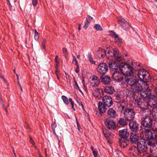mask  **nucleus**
<instances>
[{"label": "nucleus", "mask_w": 157, "mask_h": 157, "mask_svg": "<svg viewBox=\"0 0 157 157\" xmlns=\"http://www.w3.org/2000/svg\"><path fill=\"white\" fill-rule=\"evenodd\" d=\"M130 153L132 155L134 156L141 155V154L146 152L147 150V144L144 142H138L137 147L132 146L129 148Z\"/></svg>", "instance_id": "f257e3e1"}, {"label": "nucleus", "mask_w": 157, "mask_h": 157, "mask_svg": "<svg viewBox=\"0 0 157 157\" xmlns=\"http://www.w3.org/2000/svg\"><path fill=\"white\" fill-rule=\"evenodd\" d=\"M103 102L99 101L98 104V109L100 113L99 117L102 116L101 113L105 112L106 107H110L113 105V101L111 97L109 96H104L102 99Z\"/></svg>", "instance_id": "f03ea898"}, {"label": "nucleus", "mask_w": 157, "mask_h": 157, "mask_svg": "<svg viewBox=\"0 0 157 157\" xmlns=\"http://www.w3.org/2000/svg\"><path fill=\"white\" fill-rule=\"evenodd\" d=\"M119 69L121 72L125 76L124 79L126 82L127 78L132 79L134 78L133 76V67L125 63H121L119 66Z\"/></svg>", "instance_id": "7ed1b4c3"}, {"label": "nucleus", "mask_w": 157, "mask_h": 157, "mask_svg": "<svg viewBox=\"0 0 157 157\" xmlns=\"http://www.w3.org/2000/svg\"><path fill=\"white\" fill-rule=\"evenodd\" d=\"M126 83L129 85L131 88V89L133 92L139 93L143 91V89L141 84L138 82V80L136 79L135 77L132 79L127 78L126 80Z\"/></svg>", "instance_id": "20e7f679"}, {"label": "nucleus", "mask_w": 157, "mask_h": 157, "mask_svg": "<svg viewBox=\"0 0 157 157\" xmlns=\"http://www.w3.org/2000/svg\"><path fill=\"white\" fill-rule=\"evenodd\" d=\"M151 93L147 90L142 91L140 94L136 93L133 94V99L137 103V104L139 101L143 100V98H150Z\"/></svg>", "instance_id": "39448f33"}, {"label": "nucleus", "mask_w": 157, "mask_h": 157, "mask_svg": "<svg viewBox=\"0 0 157 157\" xmlns=\"http://www.w3.org/2000/svg\"><path fill=\"white\" fill-rule=\"evenodd\" d=\"M124 117L127 121H131L134 119L135 114L133 110L128 107L123 112Z\"/></svg>", "instance_id": "423d86ee"}, {"label": "nucleus", "mask_w": 157, "mask_h": 157, "mask_svg": "<svg viewBox=\"0 0 157 157\" xmlns=\"http://www.w3.org/2000/svg\"><path fill=\"white\" fill-rule=\"evenodd\" d=\"M137 75L140 81L144 80V82H147L149 80V77L150 75L148 71L144 69L139 71Z\"/></svg>", "instance_id": "0eeeda50"}, {"label": "nucleus", "mask_w": 157, "mask_h": 157, "mask_svg": "<svg viewBox=\"0 0 157 157\" xmlns=\"http://www.w3.org/2000/svg\"><path fill=\"white\" fill-rule=\"evenodd\" d=\"M108 70V65L104 63H100L97 68V71L98 73L101 75L105 74Z\"/></svg>", "instance_id": "6e6552de"}, {"label": "nucleus", "mask_w": 157, "mask_h": 157, "mask_svg": "<svg viewBox=\"0 0 157 157\" xmlns=\"http://www.w3.org/2000/svg\"><path fill=\"white\" fill-rule=\"evenodd\" d=\"M142 125L146 128H150L153 124V120L148 116L145 117L142 119Z\"/></svg>", "instance_id": "1a4fd4ad"}, {"label": "nucleus", "mask_w": 157, "mask_h": 157, "mask_svg": "<svg viewBox=\"0 0 157 157\" xmlns=\"http://www.w3.org/2000/svg\"><path fill=\"white\" fill-rule=\"evenodd\" d=\"M118 22L121 27L125 30H128L130 26L129 23L123 18H119Z\"/></svg>", "instance_id": "9d476101"}, {"label": "nucleus", "mask_w": 157, "mask_h": 157, "mask_svg": "<svg viewBox=\"0 0 157 157\" xmlns=\"http://www.w3.org/2000/svg\"><path fill=\"white\" fill-rule=\"evenodd\" d=\"M145 99L143 98V100L139 101L137 104L140 108L143 110L149 109V103L147 100H145Z\"/></svg>", "instance_id": "9b49d317"}, {"label": "nucleus", "mask_w": 157, "mask_h": 157, "mask_svg": "<svg viewBox=\"0 0 157 157\" xmlns=\"http://www.w3.org/2000/svg\"><path fill=\"white\" fill-rule=\"evenodd\" d=\"M100 82V79L97 76L93 75L90 78V84L92 87H95L98 86Z\"/></svg>", "instance_id": "f8f14e48"}, {"label": "nucleus", "mask_w": 157, "mask_h": 157, "mask_svg": "<svg viewBox=\"0 0 157 157\" xmlns=\"http://www.w3.org/2000/svg\"><path fill=\"white\" fill-rule=\"evenodd\" d=\"M105 124L107 128L110 130H113L116 128L115 122L113 120L106 119Z\"/></svg>", "instance_id": "ddd939ff"}, {"label": "nucleus", "mask_w": 157, "mask_h": 157, "mask_svg": "<svg viewBox=\"0 0 157 157\" xmlns=\"http://www.w3.org/2000/svg\"><path fill=\"white\" fill-rule=\"evenodd\" d=\"M93 95L96 98H101L103 96V90L100 88H96L93 92Z\"/></svg>", "instance_id": "4468645a"}, {"label": "nucleus", "mask_w": 157, "mask_h": 157, "mask_svg": "<svg viewBox=\"0 0 157 157\" xmlns=\"http://www.w3.org/2000/svg\"><path fill=\"white\" fill-rule=\"evenodd\" d=\"M129 125L131 131L136 132L139 130V125L136 121L130 122Z\"/></svg>", "instance_id": "2eb2a0df"}, {"label": "nucleus", "mask_w": 157, "mask_h": 157, "mask_svg": "<svg viewBox=\"0 0 157 157\" xmlns=\"http://www.w3.org/2000/svg\"><path fill=\"white\" fill-rule=\"evenodd\" d=\"M121 73L118 71H116L113 73L112 75V78L114 80L118 82H120L124 80L122 77H121Z\"/></svg>", "instance_id": "dca6fc26"}, {"label": "nucleus", "mask_w": 157, "mask_h": 157, "mask_svg": "<svg viewBox=\"0 0 157 157\" xmlns=\"http://www.w3.org/2000/svg\"><path fill=\"white\" fill-rule=\"evenodd\" d=\"M108 65L110 70L112 71H115L119 67L117 63L115 61H109Z\"/></svg>", "instance_id": "f3484780"}, {"label": "nucleus", "mask_w": 157, "mask_h": 157, "mask_svg": "<svg viewBox=\"0 0 157 157\" xmlns=\"http://www.w3.org/2000/svg\"><path fill=\"white\" fill-rule=\"evenodd\" d=\"M107 114L109 117L111 118H115L117 116V113L113 108H109L107 111Z\"/></svg>", "instance_id": "a211bd4d"}, {"label": "nucleus", "mask_w": 157, "mask_h": 157, "mask_svg": "<svg viewBox=\"0 0 157 157\" xmlns=\"http://www.w3.org/2000/svg\"><path fill=\"white\" fill-rule=\"evenodd\" d=\"M138 134L135 133H132L130 136V140L131 142L133 144L138 143V140L139 139Z\"/></svg>", "instance_id": "6ab92c4d"}, {"label": "nucleus", "mask_w": 157, "mask_h": 157, "mask_svg": "<svg viewBox=\"0 0 157 157\" xmlns=\"http://www.w3.org/2000/svg\"><path fill=\"white\" fill-rule=\"evenodd\" d=\"M157 105L156 103L151 104L149 103V109H150V108L152 109L150 110V111H151L153 116L155 117L157 116V113L155 112V111H157Z\"/></svg>", "instance_id": "aec40b11"}, {"label": "nucleus", "mask_w": 157, "mask_h": 157, "mask_svg": "<svg viewBox=\"0 0 157 157\" xmlns=\"http://www.w3.org/2000/svg\"><path fill=\"white\" fill-rule=\"evenodd\" d=\"M119 134L121 137L120 139H127L129 133L128 132L127 129H124L119 131Z\"/></svg>", "instance_id": "412c9836"}, {"label": "nucleus", "mask_w": 157, "mask_h": 157, "mask_svg": "<svg viewBox=\"0 0 157 157\" xmlns=\"http://www.w3.org/2000/svg\"><path fill=\"white\" fill-rule=\"evenodd\" d=\"M100 79L101 82L105 85H107L110 83L111 82V78L108 75L105 76L103 75L100 77Z\"/></svg>", "instance_id": "4be33fe9"}, {"label": "nucleus", "mask_w": 157, "mask_h": 157, "mask_svg": "<svg viewBox=\"0 0 157 157\" xmlns=\"http://www.w3.org/2000/svg\"><path fill=\"white\" fill-rule=\"evenodd\" d=\"M119 141L120 146L123 148L126 147L129 143V140L127 139H120Z\"/></svg>", "instance_id": "5701e85b"}, {"label": "nucleus", "mask_w": 157, "mask_h": 157, "mask_svg": "<svg viewBox=\"0 0 157 157\" xmlns=\"http://www.w3.org/2000/svg\"><path fill=\"white\" fill-rule=\"evenodd\" d=\"M106 52L107 51L105 49H99L97 52V55L98 57L100 59L104 58L105 56H106Z\"/></svg>", "instance_id": "b1692460"}, {"label": "nucleus", "mask_w": 157, "mask_h": 157, "mask_svg": "<svg viewBox=\"0 0 157 157\" xmlns=\"http://www.w3.org/2000/svg\"><path fill=\"white\" fill-rule=\"evenodd\" d=\"M104 91L106 93L112 94L114 92L115 90L114 87L112 86H107L105 88Z\"/></svg>", "instance_id": "393cba45"}, {"label": "nucleus", "mask_w": 157, "mask_h": 157, "mask_svg": "<svg viewBox=\"0 0 157 157\" xmlns=\"http://www.w3.org/2000/svg\"><path fill=\"white\" fill-rule=\"evenodd\" d=\"M114 55L113 57L118 61H120L121 60V55L118 51L116 50H113Z\"/></svg>", "instance_id": "a878e982"}, {"label": "nucleus", "mask_w": 157, "mask_h": 157, "mask_svg": "<svg viewBox=\"0 0 157 157\" xmlns=\"http://www.w3.org/2000/svg\"><path fill=\"white\" fill-rule=\"evenodd\" d=\"M147 139L149 140H153L154 139L152 133L149 129H145L144 130Z\"/></svg>", "instance_id": "bb28decb"}, {"label": "nucleus", "mask_w": 157, "mask_h": 157, "mask_svg": "<svg viewBox=\"0 0 157 157\" xmlns=\"http://www.w3.org/2000/svg\"><path fill=\"white\" fill-rule=\"evenodd\" d=\"M124 101H121L117 102V106L118 108H121V112H123V113L127 108H126L124 105H122L123 103H124Z\"/></svg>", "instance_id": "cd10ccee"}, {"label": "nucleus", "mask_w": 157, "mask_h": 157, "mask_svg": "<svg viewBox=\"0 0 157 157\" xmlns=\"http://www.w3.org/2000/svg\"><path fill=\"white\" fill-rule=\"evenodd\" d=\"M56 126L57 124L55 122H53L52 124V129L53 132L55 134V135H56V136L59 142V137H58V136L57 135V134L55 132V128H56Z\"/></svg>", "instance_id": "c85d7f7f"}, {"label": "nucleus", "mask_w": 157, "mask_h": 157, "mask_svg": "<svg viewBox=\"0 0 157 157\" xmlns=\"http://www.w3.org/2000/svg\"><path fill=\"white\" fill-rule=\"evenodd\" d=\"M113 50V49H111L107 51L106 56L107 58L109 59L110 57H113V55H114Z\"/></svg>", "instance_id": "c756f323"}, {"label": "nucleus", "mask_w": 157, "mask_h": 157, "mask_svg": "<svg viewBox=\"0 0 157 157\" xmlns=\"http://www.w3.org/2000/svg\"><path fill=\"white\" fill-rule=\"evenodd\" d=\"M105 137L107 140L108 143L110 144H111V140L112 139V137L110 133H106L104 132Z\"/></svg>", "instance_id": "7c9ffc66"}, {"label": "nucleus", "mask_w": 157, "mask_h": 157, "mask_svg": "<svg viewBox=\"0 0 157 157\" xmlns=\"http://www.w3.org/2000/svg\"><path fill=\"white\" fill-rule=\"evenodd\" d=\"M126 120H125L123 118H120L118 121V123L120 125L125 126L127 125L128 122L126 121Z\"/></svg>", "instance_id": "2f4dec72"}, {"label": "nucleus", "mask_w": 157, "mask_h": 157, "mask_svg": "<svg viewBox=\"0 0 157 157\" xmlns=\"http://www.w3.org/2000/svg\"><path fill=\"white\" fill-rule=\"evenodd\" d=\"M61 98L64 103L67 105H68L69 104V102L68 98L67 97L63 95L61 97Z\"/></svg>", "instance_id": "473e14b6"}, {"label": "nucleus", "mask_w": 157, "mask_h": 157, "mask_svg": "<svg viewBox=\"0 0 157 157\" xmlns=\"http://www.w3.org/2000/svg\"><path fill=\"white\" fill-rule=\"evenodd\" d=\"M94 27L96 30L98 31H101L103 30V29L101 26L98 24H95Z\"/></svg>", "instance_id": "72a5a7b5"}, {"label": "nucleus", "mask_w": 157, "mask_h": 157, "mask_svg": "<svg viewBox=\"0 0 157 157\" xmlns=\"http://www.w3.org/2000/svg\"><path fill=\"white\" fill-rule=\"evenodd\" d=\"M88 58L92 64H95V62L93 60V58L92 57L90 53H89L88 55Z\"/></svg>", "instance_id": "f704fd0d"}, {"label": "nucleus", "mask_w": 157, "mask_h": 157, "mask_svg": "<svg viewBox=\"0 0 157 157\" xmlns=\"http://www.w3.org/2000/svg\"><path fill=\"white\" fill-rule=\"evenodd\" d=\"M65 73L66 75V78L67 79V82L68 84H71V79L70 78V76L68 73L66 72Z\"/></svg>", "instance_id": "c9c22d12"}, {"label": "nucleus", "mask_w": 157, "mask_h": 157, "mask_svg": "<svg viewBox=\"0 0 157 157\" xmlns=\"http://www.w3.org/2000/svg\"><path fill=\"white\" fill-rule=\"evenodd\" d=\"M115 96L117 100L118 101H121V100L122 98V96L121 94L117 93V94H115Z\"/></svg>", "instance_id": "e433bc0d"}, {"label": "nucleus", "mask_w": 157, "mask_h": 157, "mask_svg": "<svg viewBox=\"0 0 157 157\" xmlns=\"http://www.w3.org/2000/svg\"><path fill=\"white\" fill-rule=\"evenodd\" d=\"M0 100H1V103L2 104V106H3V109L5 111L6 113H8V111L7 110L3 102L2 98H1L0 97Z\"/></svg>", "instance_id": "4c0bfd02"}, {"label": "nucleus", "mask_w": 157, "mask_h": 157, "mask_svg": "<svg viewBox=\"0 0 157 157\" xmlns=\"http://www.w3.org/2000/svg\"><path fill=\"white\" fill-rule=\"evenodd\" d=\"M90 23V22L88 21V19H86V22L85 25L83 26L84 28L86 29L88 27V26Z\"/></svg>", "instance_id": "58836bf2"}, {"label": "nucleus", "mask_w": 157, "mask_h": 157, "mask_svg": "<svg viewBox=\"0 0 157 157\" xmlns=\"http://www.w3.org/2000/svg\"><path fill=\"white\" fill-rule=\"evenodd\" d=\"M147 144L151 146L154 147L156 145H157V143H152L151 141H148L147 143Z\"/></svg>", "instance_id": "ea45409f"}, {"label": "nucleus", "mask_w": 157, "mask_h": 157, "mask_svg": "<svg viewBox=\"0 0 157 157\" xmlns=\"http://www.w3.org/2000/svg\"><path fill=\"white\" fill-rule=\"evenodd\" d=\"M56 131L57 134V135H58V136H59L60 137L63 136L62 134V130L60 128H57Z\"/></svg>", "instance_id": "a19ab883"}, {"label": "nucleus", "mask_w": 157, "mask_h": 157, "mask_svg": "<svg viewBox=\"0 0 157 157\" xmlns=\"http://www.w3.org/2000/svg\"><path fill=\"white\" fill-rule=\"evenodd\" d=\"M69 101L70 103L71 104L72 109H73L75 111V109L74 107V102L73 101L72 99L71 98H69Z\"/></svg>", "instance_id": "79ce46f5"}, {"label": "nucleus", "mask_w": 157, "mask_h": 157, "mask_svg": "<svg viewBox=\"0 0 157 157\" xmlns=\"http://www.w3.org/2000/svg\"><path fill=\"white\" fill-rule=\"evenodd\" d=\"M115 42H117L118 45L120 46L122 42V40L118 37V38H117V39L115 40Z\"/></svg>", "instance_id": "37998d69"}, {"label": "nucleus", "mask_w": 157, "mask_h": 157, "mask_svg": "<svg viewBox=\"0 0 157 157\" xmlns=\"http://www.w3.org/2000/svg\"><path fill=\"white\" fill-rule=\"evenodd\" d=\"M72 63H73L75 64L76 66H77V68H78V61L75 57H74L72 61Z\"/></svg>", "instance_id": "c03bdc74"}, {"label": "nucleus", "mask_w": 157, "mask_h": 157, "mask_svg": "<svg viewBox=\"0 0 157 157\" xmlns=\"http://www.w3.org/2000/svg\"><path fill=\"white\" fill-rule=\"evenodd\" d=\"M111 35L113 37L115 38V40H116L117 38H118V36L114 32H112Z\"/></svg>", "instance_id": "a18cd8bd"}, {"label": "nucleus", "mask_w": 157, "mask_h": 157, "mask_svg": "<svg viewBox=\"0 0 157 157\" xmlns=\"http://www.w3.org/2000/svg\"><path fill=\"white\" fill-rule=\"evenodd\" d=\"M63 52L64 54L66 56L67 55V50L66 48H64L63 49Z\"/></svg>", "instance_id": "49530a36"}, {"label": "nucleus", "mask_w": 157, "mask_h": 157, "mask_svg": "<svg viewBox=\"0 0 157 157\" xmlns=\"http://www.w3.org/2000/svg\"><path fill=\"white\" fill-rule=\"evenodd\" d=\"M55 74L56 75H60L59 74V69L56 68L55 70Z\"/></svg>", "instance_id": "de8ad7c7"}, {"label": "nucleus", "mask_w": 157, "mask_h": 157, "mask_svg": "<svg viewBox=\"0 0 157 157\" xmlns=\"http://www.w3.org/2000/svg\"><path fill=\"white\" fill-rule=\"evenodd\" d=\"M32 4L33 6H36L37 4V0H33Z\"/></svg>", "instance_id": "09e8293b"}, {"label": "nucleus", "mask_w": 157, "mask_h": 157, "mask_svg": "<svg viewBox=\"0 0 157 157\" xmlns=\"http://www.w3.org/2000/svg\"><path fill=\"white\" fill-rule=\"evenodd\" d=\"M93 153L94 157H96L97 156L98 153L97 151H93Z\"/></svg>", "instance_id": "8fccbe9b"}, {"label": "nucleus", "mask_w": 157, "mask_h": 157, "mask_svg": "<svg viewBox=\"0 0 157 157\" xmlns=\"http://www.w3.org/2000/svg\"><path fill=\"white\" fill-rule=\"evenodd\" d=\"M30 143L32 144L33 145H34L35 144V143L33 140H32V138L31 137L30 138Z\"/></svg>", "instance_id": "3c124183"}, {"label": "nucleus", "mask_w": 157, "mask_h": 157, "mask_svg": "<svg viewBox=\"0 0 157 157\" xmlns=\"http://www.w3.org/2000/svg\"><path fill=\"white\" fill-rule=\"evenodd\" d=\"M59 62H56V69L57 68H59Z\"/></svg>", "instance_id": "603ef678"}, {"label": "nucleus", "mask_w": 157, "mask_h": 157, "mask_svg": "<svg viewBox=\"0 0 157 157\" xmlns=\"http://www.w3.org/2000/svg\"><path fill=\"white\" fill-rule=\"evenodd\" d=\"M39 38V34L35 35L34 38L35 40H36L38 39Z\"/></svg>", "instance_id": "864d4df0"}, {"label": "nucleus", "mask_w": 157, "mask_h": 157, "mask_svg": "<svg viewBox=\"0 0 157 157\" xmlns=\"http://www.w3.org/2000/svg\"><path fill=\"white\" fill-rule=\"evenodd\" d=\"M58 58V55L56 56L55 58V61L56 62V63L57 62H59Z\"/></svg>", "instance_id": "5fc2aeb1"}, {"label": "nucleus", "mask_w": 157, "mask_h": 157, "mask_svg": "<svg viewBox=\"0 0 157 157\" xmlns=\"http://www.w3.org/2000/svg\"><path fill=\"white\" fill-rule=\"evenodd\" d=\"M46 42V40L45 39H44L42 42V45H45V43Z\"/></svg>", "instance_id": "6e6d98bb"}, {"label": "nucleus", "mask_w": 157, "mask_h": 157, "mask_svg": "<svg viewBox=\"0 0 157 157\" xmlns=\"http://www.w3.org/2000/svg\"><path fill=\"white\" fill-rule=\"evenodd\" d=\"M75 85L76 86V87H77L78 89H79V90H80V88H79V87L77 83L76 82H75Z\"/></svg>", "instance_id": "4d7b16f0"}, {"label": "nucleus", "mask_w": 157, "mask_h": 157, "mask_svg": "<svg viewBox=\"0 0 157 157\" xmlns=\"http://www.w3.org/2000/svg\"><path fill=\"white\" fill-rule=\"evenodd\" d=\"M93 19V17L90 16H89L88 18H86V19H88V21H90L91 20Z\"/></svg>", "instance_id": "13d9d810"}, {"label": "nucleus", "mask_w": 157, "mask_h": 157, "mask_svg": "<svg viewBox=\"0 0 157 157\" xmlns=\"http://www.w3.org/2000/svg\"><path fill=\"white\" fill-rule=\"evenodd\" d=\"M41 48L42 49H44V51H46L45 46V45H42L41 46Z\"/></svg>", "instance_id": "bf43d9fd"}, {"label": "nucleus", "mask_w": 157, "mask_h": 157, "mask_svg": "<svg viewBox=\"0 0 157 157\" xmlns=\"http://www.w3.org/2000/svg\"><path fill=\"white\" fill-rule=\"evenodd\" d=\"M77 66V68H76V69L75 70V72L77 73H78V72H79V66H78V68H77V66Z\"/></svg>", "instance_id": "052dcab7"}, {"label": "nucleus", "mask_w": 157, "mask_h": 157, "mask_svg": "<svg viewBox=\"0 0 157 157\" xmlns=\"http://www.w3.org/2000/svg\"><path fill=\"white\" fill-rule=\"evenodd\" d=\"M81 25L80 24H79L78 25V29L79 30H80L81 29Z\"/></svg>", "instance_id": "680f3d73"}, {"label": "nucleus", "mask_w": 157, "mask_h": 157, "mask_svg": "<svg viewBox=\"0 0 157 157\" xmlns=\"http://www.w3.org/2000/svg\"><path fill=\"white\" fill-rule=\"evenodd\" d=\"M155 91L156 95H157V87L155 88Z\"/></svg>", "instance_id": "e2e57ef3"}, {"label": "nucleus", "mask_w": 157, "mask_h": 157, "mask_svg": "<svg viewBox=\"0 0 157 157\" xmlns=\"http://www.w3.org/2000/svg\"><path fill=\"white\" fill-rule=\"evenodd\" d=\"M82 84H83V86H85V81L84 79H83L82 80Z\"/></svg>", "instance_id": "0e129e2a"}, {"label": "nucleus", "mask_w": 157, "mask_h": 157, "mask_svg": "<svg viewBox=\"0 0 157 157\" xmlns=\"http://www.w3.org/2000/svg\"><path fill=\"white\" fill-rule=\"evenodd\" d=\"M60 75H56V76H57V78L58 79V80H59L60 79V78H59V76Z\"/></svg>", "instance_id": "69168bd1"}, {"label": "nucleus", "mask_w": 157, "mask_h": 157, "mask_svg": "<svg viewBox=\"0 0 157 157\" xmlns=\"http://www.w3.org/2000/svg\"><path fill=\"white\" fill-rule=\"evenodd\" d=\"M80 55H77V58L78 59H79L80 58Z\"/></svg>", "instance_id": "338daca9"}, {"label": "nucleus", "mask_w": 157, "mask_h": 157, "mask_svg": "<svg viewBox=\"0 0 157 157\" xmlns=\"http://www.w3.org/2000/svg\"><path fill=\"white\" fill-rule=\"evenodd\" d=\"M39 34L37 32L36 30H35V35Z\"/></svg>", "instance_id": "774afa93"}]
</instances>
